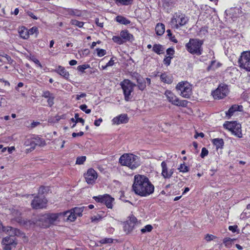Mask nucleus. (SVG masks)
<instances>
[{
    "mask_svg": "<svg viewBox=\"0 0 250 250\" xmlns=\"http://www.w3.org/2000/svg\"><path fill=\"white\" fill-rule=\"evenodd\" d=\"M154 188V186L146 176L136 174L134 176L132 190L135 194L147 197L153 193Z\"/></svg>",
    "mask_w": 250,
    "mask_h": 250,
    "instance_id": "1",
    "label": "nucleus"
},
{
    "mask_svg": "<svg viewBox=\"0 0 250 250\" xmlns=\"http://www.w3.org/2000/svg\"><path fill=\"white\" fill-rule=\"evenodd\" d=\"M62 215V213H47L41 215L38 217L36 222L32 221L31 227L35 224H37L41 227L46 228L49 227L51 225L57 220L59 216Z\"/></svg>",
    "mask_w": 250,
    "mask_h": 250,
    "instance_id": "2",
    "label": "nucleus"
},
{
    "mask_svg": "<svg viewBox=\"0 0 250 250\" xmlns=\"http://www.w3.org/2000/svg\"><path fill=\"white\" fill-rule=\"evenodd\" d=\"M119 162L122 166H126L132 170L137 168L141 164L140 158L132 153L124 154L120 157Z\"/></svg>",
    "mask_w": 250,
    "mask_h": 250,
    "instance_id": "3",
    "label": "nucleus"
},
{
    "mask_svg": "<svg viewBox=\"0 0 250 250\" xmlns=\"http://www.w3.org/2000/svg\"><path fill=\"white\" fill-rule=\"evenodd\" d=\"M175 88L178 93L185 98H189L192 94V85L187 81L179 82Z\"/></svg>",
    "mask_w": 250,
    "mask_h": 250,
    "instance_id": "4",
    "label": "nucleus"
},
{
    "mask_svg": "<svg viewBox=\"0 0 250 250\" xmlns=\"http://www.w3.org/2000/svg\"><path fill=\"white\" fill-rule=\"evenodd\" d=\"M203 42L198 39H190L186 45L187 50L191 54L200 55L202 52L201 48Z\"/></svg>",
    "mask_w": 250,
    "mask_h": 250,
    "instance_id": "5",
    "label": "nucleus"
},
{
    "mask_svg": "<svg viewBox=\"0 0 250 250\" xmlns=\"http://www.w3.org/2000/svg\"><path fill=\"white\" fill-rule=\"evenodd\" d=\"M188 21V18L183 14H175L170 21V25L172 28L178 29L186 25Z\"/></svg>",
    "mask_w": 250,
    "mask_h": 250,
    "instance_id": "6",
    "label": "nucleus"
},
{
    "mask_svg": "<svg viewBox=\"0 0 250 250\" xmlns=\"http://www.w3.org/2000/svg\"><path fill=\"white\" fill-rule=\"evenodd\" d=\"M165 95L169 103L176 106L186 107L188 103L187 100H179L173 93L168 90L165 91Z\"/></svg>",
    "mask_w": 250,
    "mask_h": 250,
    "instance_id": "7",
    "label": "nucleus"
},
{
    "mask_svg": "<svg viewBox=\"0 0 250 250\" xmlns=\"http://www.w3.org/2000/svg\"><path fill=\"white\" fill-rule=\"evenodd\" d=\"M84 207H75L70 210L62 213V215L66 217V220L71 222L74 221L77 216H82V212L83 211Z\"/></svg>",
    "mask_w": 250,
    "mask_h": 250,
    "instance_id": "8",
    "label": "nucleus"
},
{
    "mask_svg": "<svg viewBox=\"0 0 250 250\" xmlns=\"http://www.w3.org/2000/svg\"><path fill=\"white\" fill-rule=\"evenodd\" d=\"M224 126L235 136L239 138L242 137L241 125L240 124L236 122H226Z\"/></svg>",
    "mask_w": 250,
    "mask_h": 250,
    "instance_id": "9",
    "label": "nucleus"
},
{
    "mask_svg": "<svg viewBox=\"0 0 250 250\" xmlns=\"http://www.w3.org/2000/svg\"><path fill=\"white\" fill-rule=\"evenodd\" d=\"M121 85L124 91L125 100L127 101L129 100L131 98V94L136 84H133L128 80H125L121 83Z\"/></svg>",
    "mask_w": 250,
    "mask_h": 250,
    "instance_id": "10",
    "label": "nucleus"
},
{
    "mask_svg": "<svg viewBox=\"0 0 250 250\" xmlns=\"http://www.w3.org/2000/svg\"><path fill=\"white\" fill-rule=\"evenodd\" d=\"M239 66L248 71H250V51L242 53L239 60Z\"/></svg>",
    "mask_w": 250,
    "mask_h": 250,
    "instance_id": "11",
    "label": "nucleus"
},
{
    "mask_svg": "<svg viewBox=\"0 0 250 250\" xmlns=\"http://www.w3.org/2000/svg\"><path fill=\"white\" fill-rule=\"evenodd\" d=\"M229 93V90L227 85L221 84L218 88L214 90L212 94L214 99H222L226 97Z\"/></svg>",
    "mask_w": 250,
    "mask_h": 250,
    "instance_id": "12",
    "label": "nucleus"
},
{
    "mask_svg": "<svg viewBox=\"0 0 250 250\" xmlns=\"http://www.w3.org/2000/svg\"><path fill=\"white\" fill-rule=\"evenodd\" d=\"M95 201L98 203H104L108 208H112L114 199L108 194L95 196Z\"/></svg>",
    "mask_w": 250,
    "mask_h": 250,
    "instance_id": "13",
    "label": "nucleus"
},
{
    "mask_svg": "<svg viewBox=\"0 0 250 250\" xmlns=\"http://www.w3.org/2000/svg\"><path fill=\"white\" fill-rule=\"evenodd\" d=\"M4 250H11L12 247H15L17 243L15 242V238L13 235L4 238L1 242Z\"/></svg>",
    "mask_w": 250,
    "mask_h": 250,
    "instance_id": "14",
    "label": "nucleus"
},
{
    "mask_svg": "<svg viewBox=\"0 0 250 250\" xmlns=\"http://www.w3.org/2000/svg\"><path fill=\"white\" fill-rule=\"evenodd\" d=\"M12 215L14 217V219L21 225L25 226L26 228H31L32 225L31 220H22L20 216L21 213L18 210H14L12 212Z\"/></svg>",
    "mask_w": 250,
    "mask_h": 250,
    "instance_id": "15",
    "label": "nucleus"
},
{
    "mask_svg": "<svg viewBox=\"0 0 250 250\" xmlns=\"http://www.w3.org/2000/svg\"><path fill=\"white\" fill-rule=\"evenodd\" d=\"M47 200L44 198L36 197L31 203L33 208L38 209L45 207Z\"/></svg>",
    "mask_w": 250,
    "mask_h": 250,
    "instance_id": "16",
    "label": "nucleus"
},
{
    "mask_svg": "<svg viewBox=\"0 0 250 250\" xmlns=\"http://www.w3.org/2000/svg\"><path fill=\"white\" fill-rule=\"evenodd\" d=\"M162 172L161 175L165 179H169L174 173V169L168 168L167 163L163 161L161 163Z\"/></svg>",
    "mask_w": 250,
    "mask_h": 250,
    "instance_id": "17",
    "label": "nucleus"
},
{
    "mask_svg": "<svg viewBox=\"0 0 250 250\" xmlns=\"http://www.w3.org/2000/svg\"><path fill=\"white\" fill-rule=\"evenodd\" d=\"M45 142L44 139L39 137H36L32 139L31 142L30 151L34 150L36 146H43L45 145Z\"/></svg>",
    "mask_w": 250,
    "mask_h": 250,
    "instance_id": "18",
    "label": "nucleus"
},
{
    "mask_svg": "<svg viewBox=\"0 0 250 250\" xmlns=\"http://www.w3.org/2000/svg\"><path fill=\"white\" fill-rule=\"evenodd\" d=\"M128 122V118L126 114H121L113 119L112 122L113 124L119 125L121 124H125Z\"/></svg>",
    "mask_w": 250,
    "mask_h": 250,
    "instance_id": "19",
    "label": "nucleus"
},
{
    "mask_svg": "<svg viewBox=\"0 0 250 250\" xmlns=\"http://www.w3.org/2000/svg\"><path fill=\"white\" fill-rule=\"evenodd\" d=\"M120 36L125 42L126 41L131 42L134 40L133 36L126 30H122L120 33Z\"/></svg>",
    "mask_w": 250,
    "mask_h": 250,
    "instance_id": "20",
    "label": "nucleus"
},
{
    "mask_svg": "<svg viewBox=\"0 0 250 250\" xmlns=\"http://www.w3.org/2000/svg\"><path fill=\"white\" fill-rule=\"evenodd\" d=\"M85 179L88 184L94 183V169L89 168L85 174Z\"/></svg>",
    "mask_w": 250,
    "mask_h": 250,
    "instance_id": "21",
    "label": "nucleus"
},
{
    "mask_svg": "<svg viewBox=\"0 0 250 250\" xmlns=\"http://www.w3.org/2000/svg\"><path fill=\"white\" fill-rule=\"evenodd\" d=\"M55 71L66 79H67L69 77V74L68 72L66 71L64 67L61 65L58 66Z\"/></svg>",
    "mask_w": 250,
    "mask_h": 250,
    "instance_id": "22",
    "label": "nucleus"
},
{
    "mask_svg": "<svg viewBox=\"0 0 250 250\" xmlns=\"http://www.w3.org/2000/svg\"><path fill=\"white\" fill-rule=\"evenodd\" d=\"M165 30V26L164 24L162 23H159L157 24L155 27V31L157 35H162L164 33Z\"/></svg>",
    "mask_w": 250,
    "mask_h": 250,
    "instance_id": "23",
    "label": "nucleus"
},
{
    "mask_svg": "<svg viewBox=\"0 0 250 250\" xmlns=\"http://www.w3.org/2000/svg\"><path fill=\"white\" fill-rule=\"evenodd\" d=\"M160 78L162 81L168 84H170L173 82L172 77L171 75H168L166 74H162L161 75Z\"/></svg>",
    "mask_w": 250,
    "mask_h": 250,
    "instance_id": "24",
    "label": "nucleus"
},
{
    "mask_svg": "<svg viewBox=\"0 0 250 250\" xmlns=\"http://www.w3.org/2000/svg\"><path fill=\"white\" fill-rule=\"evenodd\" d=\"M2 230L3 231L7 232L10 235H16L18 230L16 229L9 226L3 227Z\"/></svg>",
    "mask_w": 250,
    "mask_h": 250,
    "instance_id": "25",
    "label": "nucleus"
},
{
    "mask_svg": "<svg viewBox=\"0 0 250 250\" xmlns=\"http://www.w3.org/2000/svg\"><path fill=\"white\" fill-rule=\"evenodd\" d=\"M20 37L24 39H26L29 37L28 30L25 27H22L19 30Z\"/></svg>",
    "mask_w": 250,
    "mask_h": 250,
    "instance_id": "26",
    "label": "nucleus"
},
{
    "mask_svg": "<svg viewBox=\"0 0 250 250\" xmlns=\"http://www.w3.org/2000/svg\"><path fill=\"white\" fill-rule=\"evenodd\" d=\"M116 21L121 24L127 25L130 23V21L126 19L125 18L121 16H118L116 18Z\"/></svg>",
    "mask_w": 250,
    "mask_h": 250,
    "instance_id": "27",
    "label": "nucleus"
},
{
    "mask_svg": "<svg viewBox=\"0 0 250 250\" xmlns=\"http://www.w3.org/2000/svg\"><path fill=\"white\" fill-rule=\"evenodd\" d=\"M212 143L216 147L217 149L221 148L224 145V141L222 139L216 138L212 140Z\"/></svg>",
    "mask_w": 250,
    "mask_h": 250,
    "instance_id": "28",
    "label": "nucleus"
},
{
    "mask_svg": "<svg viewBox=\"0 0 250 250\" xmlns=\"http://www.w3.org/2000/svg\"><path fill=\"white\" fill-rule=\"evenodd\" d=\"M235 240V239H231L230 238H225L223 239V243L225 247L228 248H229L231 247L233 242Z\"/></svg>",
    "mask_w": 250,
    "mask_h": 250,
    "instance_id": "29",
    "label": "nucleus"
},
{
    "mask_svg": "<svg viewBox=\"0 0 250 250\" xmlns=\"http://www.w3.org/2000/svg\"><path fill=\"white\" fill-rule=\"evenodd\" d=\"M137 85L139 89L143 90L146 88V83L142 79L138 78L137 79Z\"/></svg>",
    "mask_w": 250,
    "mask_h": 250,
    "instance_id": "30",
    "label": "nucleus"
},
{
    "mask_svg": "<svg viewBox=\"0 0 250 250\" xmlns=\"http://www.w3.org/2000/svg\"><path fill=\"white\" fill-rule=\"evenodd\" d=\"M153 50L155 52L159 54H162L164 52L163 47L160 44L154 45Z\"/></svg>",
    "mask_w": 250,
    "mask_h": 250,
    "instance_id": "31",
    "label": "nucleus"
},
{
    "mask_svg": "<svg viewBox=\"0 0 250 250\" xmlns=\"http://www.w3.org/2000/svg\"><path fill=\"white\" fill-rule=\"evenodd\" d=\"M239 106L237 105H232L226 113V115L229 116H231L234 111H236L238 110Z\"/></svg>",
    "mask_w": 250,
    "mask_h": 250,
    "instance_id": "32",
    "label": "nucleus"
},
{
    "mask_svg": "<svg viewBox=\"0 0 250 250\" xmlns=\"http://www.w3.org/2000/svg\"><path fill=\"white\" fill-rule=\"evenodd\" d=\"M113 41L118 44H122L125 42L121 37L114 36L112 37Z\"/></svg>",
    "mask_w": 250,
    "mask_h": 250,
    "instance_id": "33",
    "label": "nucleus"
},
{
    "mask_svg": "<svg viewBox=\"0 0 250 250\" xmlns=\"http://www.w3.org/2000/svg\"><path fill=\"white\" fill-rule=\"evenodd\" d=\"M85 160H86L85 156H83L78 157L77 158L76 164L82 165L85 161Z\"/></svg>",
    "mask_w": 250,
    "mask_h": 250,
    "instance_id": "34",
    "label": "nucleus"
},
{
    "mask_svg": "<svg viewBox=\"0 0 250 250\" xmlns=\"http://www.w3.org/2000/svg\"><path fill=\"white\" fill-rule=\"evenodd\" d=\"M70 22L72 25H76L79 27H83L84 24L83 22L79 21L76 20H72Z\"/></svg>",
    "mask_w": 250,
    "mask_h": 250,
    "instance_id": "35",
    "label": "nucleus"
},
{
    "mask_svg": "<svg viewBox=\"0 0 250 250\" xmlns=\"http://www.w3.org/2000/svg\"><path fill=\"white\" fill-rule=\"evenodd\" d=\"M97 55L99 57H102L106 54V50L103 49H96Z\"/></svg>",
    "mask_w": 250,
    "mask_h": 250,
    "instance_id": "36",
    "label": "nucleus"
},
{
    "mask_svg": "<svg viewBox=\"0 0 250 250\" xmlns=\"http://www.w3.org/2000/svg\"><path fill=\"white\" fill-rule=\"evenodd\" d=\"M68 12L69 14L71 16H80L81 15L80 11L77 10L69 9Z\"/></svg>",
    "mask_w": 250,
    "mask_h": 250,
    "instance_id": "37",
    "label": "nucleus"
},
{
    "mask_svg": "<svg viewBox=\"0 0 250 250\" xmlns=\"http://www.w3.org/2000/svg\"><path fill=\"white\" fill-rule=\"evenodd\" d=\"M180 172H186L188 171V167L186 166L185 164H181L180 167L178 168Z\"/></svg>",
    "mask_w": 250,
    "mask_h": 250,
    "instance_id": "38",
    "label": "nucleus"
},
{
    "mask_svg": "<svg viewBox=\"0 0 250 250\" xmlns=\"http://www.w3.org/2000/svg\"><path fill=\"white\" fill-rule=\"evenodd\" d=\"M152 229V227L150 225H147L145 227V228L141 229V232L142 233H145L146 232H150Z\"/></svg>",
    "mask_w": 250,
    "mask_h": 250,
    "instance_id": "39",
    "label": "nucleus"
},
{
    "mask_svg": "<svg viewBox=\"0 0 250 250\" xmlns=\"http://www.w3.org/2000/svg\"><path fill=\"white\" fill-rule=\"evenodd\" d=\"M216 238H217L216 236H215L214 235H213L212 234H207L205 235V239L207 242H209L210 241L214 240V239H216Z\"/></svg>",
    "mask_w": 250,
    "mask_h": 250,
    "instance_id": "40",
    "label": "nucleus"
},
{
    "mask_svg": "<svg viewBox=\"0 0 250 250\" xmlns=\"http://www.w3.org/2000/svg\"><path fill=\"white\" fill-rule=\"evenodd\" d=\"M80 109L85 112L87 114H89L91 112V109H87V106L86 104H82L80 106Z\"/></svg>",
    "mask_w": 250,
    "mask_h": 250,
    "instance_id": "41",
    "label": "nucleus"
},
{
    "mask_svg": "<svg viewBox=\"0 0 250 250\" xmlns=\"http://www.w3.org/2000/svg\"><path fill=\"white\" fill-rule=\"evenodd\" d=\"M74 117L76 119L75 123L80 122V123H82L83 125H84V120L83 119H82V118H79V114L78 113L75 114Z\"/></svg>",
    "mask_w": 250,
    "mask_h": 250,
    "instance_id": "42",
    "label": "nucleus"
},
{
    "mask_svg": "<svg viewBox=\"0 0 250 250\" xmlns=\"http://www.w3.org/2000/svg\"><path fill=\"white\" fill-rule=\"evenodd\" d=\"M117 2L122 5H128L131 3L132 0H116Z\"/></svg>",
    "mask_w": 250,
    "mask_h": 250,
    "instance_id": "43",
    "label": "nucleus"
},
{
    "mask_svg": "<svg viewBox=\"0 0 250 250\" xmlns=\"http://www.w3.org/2000/svg\"><path fill=\"white\" fill-rule=\"evenodd\" d=\"M208 150L205 147H203L202 149V151H201L200 156L202 158H204L205 156H206L208 154Z\"/></svg>",
    "mask_w": 250,
    "mask_h": 250,
    "instance_id": "44",
    "label": "nucleus"
},
{
    "mask_svg": "<svg viewBox=\"0 0 250 250\" xmlns=\"http://www.w3.org/2000/svg\"><path fill=\"white\" fill-rule=\"evenodd\" d=\"M38 31V28L36 26H34L30 29L28 31V34L29 35H33L35 33H37Z\"/></svg>",
    "mask_w": 250,
    "mask_h": 250,
    "instance_id": "45",
    "label": "nucleus"
},
{
    "mask_svg": "<svg viewBox=\"0 0 250 250\" xmlns=\"http://www.w3.org/2000/svg\"><path fill=\"white\" fill-rule=\"evenodd\" d=\"M114 61L111 59L109 62H107L106 63V64L105 65V66H103V65H102V69H105V68H106L107 66H112L113 64H114Z\"/></svg>",
    "mask_w": 250,
    "mask_h": 250,
    "instance_id": "46",
    "label": "nucleus"
},
{
    "mask_svg": "<svg viewBox=\"0 0 250 250\" xmlns=\"http://www.w3.org/2000/svg\"><path fill=\"white\" fill-rule=\"evenodd\" d=\"M53 96V94L51 93L49 91H45L43 92L42 96L46 98H48Z\"/></svg>",
    "mask_w": 250,
    "mask_h": 250,
    "instance_id": "47",
    "label": "nucleus"
},
{
    "mask_svg": "<svg viewBox=\"0 0 250 250\" xmlns=\"http://www.w3.org/2000/svg\"><path fill=\"white\" fill-rule=\"evenodd\" d=\"M98 218L97 216H95V221L104 217L105 216V213L103 211H99L98 212Z\"/></svg>",
    "mask_w": 250,
    "mask_h": 250,
    "instance_id": "48",
    "label": "nucleus"
},
{
    "mask_svg": "<svg viewBox=\"0 0 250 250\" xmlns=\"http://www.w3.org/2000/svg\"><path fill=\"white\" fill-rule=\"evenodd\" d=\"M54 96H52L49 98H48L47 103L48 105L51 107L54 104Z\"/></svg>",
    "mask_w": 250,
    "mask_h": 250,
    "instance_id": "49",
    "label": "nucleus"
},
{
    "mask_svg": "<svg viewBox=\"0 0 250 250\" xmlns=\"http://www.w3.org/2000/svg\"><path fill=\"white\" fill-rule=\"evenodd\" d=\"M248 211H247L246 209H245L244 211L241 214L240 218L241 219H245L247 217H250V216H248Z\"/></svg>",
    "mask_w": 250,
    "mask_h": 250,
    "instance_id": "50",
    "label": "nucleus"
},
{
    "mask_svg": "<svg viewBox=\"0 0 250 250\" xmlns=\"http://www.w3.org/2000/svg\"><path fill=\"white\" fill-rule=\"evenodd\" d=\"M172 59L171 57L168 56L164 60V63L167 65H168L170 64L171 62V60Z\"/></svg>",
    "mask_w": 250,
    "mask_h": 250,
    "instance_id": "51",
    "label": "nucleus"
},
{
    "mask_svg": "<svg viewBox=\"0 0 250 250\" xmlns=\"http://www.w3.org/2000/svg\"><path fill=\"white\" fill-rule=\"evenodd\" d=\"M174 51L172 48H169L167 50V53L169 56H172L174 54Z\"/></svg>",
    "mask_w": 250,
    "mask_h": 250,
    "instance_id": "52",
    "label": "nucleus"
},
{
    "mask_svg": "<svg viewBox=\"0 0 250 250\" xmlns=\"http://www.w3.org/2000/svg\"><path fill=\"white\" fill-rule=\"evenodd\" d=\"M86 68L85 65H79L77 67V70L81 72H83Z\"/></svg>",
    "mask_w": 250,
    "mask_h": 250,
    "instance_id": "53",
    "label": "nucleus"
},
{
    "mask_svg": "<svg viewBox=\"0 0 250 250\" xmlns=\"http://www.w3.org/2000/svg\"><path fill=\"white\" fill-rule=\"evenodd\" d=\"M237 229V226H230L229 227V229L233 232L236 231Z\"/></svg>",
    "mask_w": 250,
    "mask_h": 250,
    "instance_id": "54",
    "label": "nucleus"
},
{
    "mask_svg": "<svg viewBox=\"0 0 250 250\" xmlns=\"http://www.w3.org/2000/svg\"><path fill=\"white\" fill-rule=\"evenodd\" d=\"M83 132L82 131H80L79 133H75V132L73 133L72 134V136L73 137H76L77 136H82L83 135Z\"/></svg>",
    "mask_w": 250,
    "mask_h": 250,
    "instance_id": "55",
    "label": "nucleus"
},
{
    "mask_svg": "<svg viewBox=\"0 0 250 250\" xmlns=\"http://www.w3.org/2000/svg\"><path fill=\"white\" fill-rule=\"evenodd\" d=\"M198 137H200L201 138H203L204 137V134L202 132H201V133H198V132H196L195 135H194V138L195 139H197Z\"/></svg>",
    "mask_w": 250,
    "mask_h": 250,
    "instance_id": "56",
    "label": "nucleus"
},
{
    "mask_svg": "<svg viewBox=\"0 0 250 250\" xmlns=\"http://www.w3.org/2000/svg\"><path fill=\"white\" fill-rule=\"evenodd\" d=\"M86 94L85 93H82L80 95H76V99L77 100H80L81 98L85 97Z\"/></svg>",
    "mask_w": 250,
    "mask_h": 250,
    "instance_id": "57",
    "label": "nucleus"
},
{
    "mask_svg": "<svg viewBox=\"0 0 250 250\" xmlns=\"http://www.w3.org/2000/svg\"><path fill=\"white\" fill-rule=\"evenodd\" d=\"M95 22L98 26L100 27H103V22L100 21L99 19H97Z\"/></svg>",
    "mask_w": 250,
    "mask_h": 250,
    "instance_id": "58",
    "label": "nucleus"
},
{
    "mask_svg": "<svg viewBox=\"0 0 250 250\" xmlns=\"http://www.w3.org/2000/svg\"><path fill=\"white\" fill-rule=\"evenodd\" d=\"M32 141V139L31 140H26L25 142H24V145L25 146H31V142Z\"/></svg>",
    "mask_w": 250,
    "mask_h": 250,
    "instance_id": "59",
    "label": "nucleus"
},
{
    "mask_svg": "<svg viewBox=\"0 0 250 250\" xmlns=\"http://www.w3.org/2000/svg\"><path fill=\"white\" fill-rule=\"evenodd\" d=\"M40 124V122H33L31 124V127L32 128H34L36 127L37 125Z\"/></svg>",
    "mask_w": 250,
    "mask_h": 250,
    "instance_id": "60",
    "label": "nucleus"
},
{
    "mask_svg": "<svg viewBox=\"0 0 250 250\" xmlns=\"http://www.w3.org/2000/svg\"><path fill=\"white\" fill-rule=\"evenodd\" d=\"M102 122V119L100 118L98 120L95 121V125L99 126Z\"/></svg>",
    "mask_w": 250,
    "mask_h": 250,
    "instance_id": "61",
    "label": "nucleus"
},
{
    "mask_svg": "<svg viewBox=\"0 0 250 250\" xmlns=\"http://www.w3.org/2000/svg\"><path fill=\"white\" fill-rule=\"evenodd\" d=\"M230 73H234L237 75H238L239 74V72L238 70L235 68H233L231 70Z\"/></svg>",
    "mask_w": 250,
    "mask_h": 250,
    "instance_id": "62",
    "label": "nucleus"
},
{
    "mask_svg": "<svg viewBox=\"0 0 250 250\" xmlns=\"http://www.w3.org/2000/svg\"><path fill=\"white\" fill-rule=\"evenodd\" d=\"M77 63V62L76 60H72L69 61V63L70 65H76Z\"/></svg>",
    "mask_w": 250,
    "mask_h": 250,
    "instance_id": "63",
    "label": "nucleus"
},
{
    "mask_svg": "<svg viewBox=\"0 0 250 250\" xmlns=\"http://www.w3.org/2000/svg\"><path fill=\"white\" fill-rule=\"evenodd\" d=\"M247 211H248V216H250V204L247 205L246 209Z\"/></svg>",
    "mask_w": 250,
    "mask_h": 250,
    "instance_id": "64",
    "label": "nucleus"
}]
</instances>
